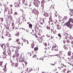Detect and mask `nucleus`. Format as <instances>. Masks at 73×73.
I'll return each mask as SVG.
<instances>
[{
	"mask_svg": "<svg viewBox=\"0 0 73 73\" xmlns=\"http://www.w3.org/2000/svg\"><path fill=\"white\" fill-rule=\"evenodd\" d=\"M19 46H18V48H17V47H16V48L17 49L16 50H15V54H16V55L15 54H14L13 56V60H17V62H18V60H17V58L19 57V54L18 53L19 52L18 49H19L20 48V47L19 48Z\"/></svg>",
	"mask_w": 73,
	"mask_h": 73,
	"instance_id": "1",
	"label": "nucleus"
},
{
	"mask_svg": "<svg viewBox=\"0 0 73 73\" xmlns=\"http://www.w3.org/2000/svg\"><path fill=\"white\" fill-rule=\"evenodd\" d=\"M72 23L73 24V19L72 18L69 19L68 21L64 24V25L66 26L70 29H72V25L70 24V22Z\"/></svg>",
	"mask_w": 73,
	"mask_h": 73,
	"instance_id": "2",
	"label": "nucleus"
},
{
	"mask_svg": "<svg viewBox=\"0 0 73 73\" xmlns=\"http://www.w3.org/2000/svg\"><path fill=\"white\" fill-rule=\"evenodd\" d=\"M1 47L3 49L4 52H3V57H6V47H5V45L4 44H2L1 45Z\"/></svg>",
	"mask_w": 73,
	"mask_h": 73,
	"instance_id": "3",
	"label": "nucleus"
},
{
	"mask_svg": "<svg viewBox=\"0 0 73 73\" xmlns=\"http://www.w3.org/2000/svg\"><path fill=\"white\" fill-rule=\"evenodd\" d=\"M22 56V54H21L20 57H21L19 58V62H24L25 64L26 65H27V62H26L24 60V57H23V58L21 56Z\"/></svg>",
	"mask_w": 73,
	"mask_h": 73,
	"instance_id": "4",
	"label": "nucleus"
},
{
	"mask_svg": "<svg viewBox=\"0 0 73 73\" xmlns=\"http://www.w3.org/2000/svg\"><path fill=\"white\" fill-rule=\"evenodd\" d=\"M33 3L35 6L38 7V5H39L40 4V2L38 1V0H34Z\"/></svg>",
	"mask_w": 73,
	"mask_h": 73,
	"instance_id": "5",
	"label": "nucleus"
},
{
	"mask_svg": "<svg viewBox=\"0 0 73 73\" xmlns=\"http://www.w3.org/2000/svg\"><path fill=\"white\" fill-rule=\"evenodd\" d=\"M32 13H34V14H36V15H38V11H37L36 9H34L32 10Z\"/></svg>",
	"mask_w": 73,
	"mask_h": 73,
	"instance_id": "6",
	"label": "nucleus"
},
{
	"mask_svg": "<svg viewBox=\"0 0 73 73\" xmlns=\"http://www.w3.org/2000/svg\"><path fill=\"white\" fill-rule=\"evenodd\" d=\"M18 2L19 3L18 4H17V3H15L14 4L15 7H17H17H19V5H20V0H18Z\"/></svg>",
	"mask_w": 73,
	"mask_h": 73,
	"instance_id": "7",
	"label": "nucleus"
},
{
	"mask_svg": "<svg viewBox=\"0 0 73 73\" xmlns=\"http://www.w3.org/2000/svg\"><path fill=\"white\" fill-rule=\"evenodd\" d=\"M59 18L60 20H59V21H62V20H63V19H65V20H66V19H68V17L66 16H64V17L63 19H62V17L61 16H60Z\"/></svg>",
	"mask_w": 73,
	"mask_h": 73,
	"instance_id": "8",
	"label": "nucleus"
},
{
	"mask_svg": "<svg viewBox=\"0 0 73 73\" xmlns=\"http://www.w3.org/2000/svg\"><path fill=\"white\" fill-rule=\"evenodd\" d=\"M7 52L8 53V54L9 56H11V51L10 50L9 48L8 49V51H7Z\"/></svg>",
	"mask_w": 73,
	"mask_h": 73,
	"instance_id": "9",
	"label": "nucleus"
},
{
	"mask_svg": "<svg viewBox=\"0 0 73 73\" xmlns=\"http://www.w3.org/2000/svg\"><path fill=\"white\" fill-rule=\"evenodd\" d=\"M39 29V28L38 27H35V33H37V32L38 31V29Z\"/></svg>",
	"mask_w": 73,
	"mask_h": 73,
	"instance_id": "10",
	"label": "nucleus"
},
{
	"mask_svg": "<svg viewBox=\"0 0 73 73\" xmlns=\"http://www.w3.org/2000/svg\"><path fill=\"white\" fill-rule=\"evenodd\" d=\"M69 10H70V15L71 16H73V9H70Z\"/></svg>",
	"mask_w": 73,
	"mask_h": 73,
	"instance_id": "11",
	"label": "nucleus"
},
{
	"mask_svg": "<svg viewBox=\"0 0 73 73\" xmlns=\"http://www.w3.org/2000/svg\"><path fill=\"white\" fill-rule=\"evenodd\" d=\"M49 19L50 21H48V23H49V24L50 25V21L51 22H53V21H52V16L51 15L49 17Z\"/></svg>",
	"mask_w": 73,
	"mask_h": 73,
	"instance_id": "12",
	"label": "nucleus"
},
{
	"mask_svg": "<svg viewBox=\"0 0 73 73\" xmlns=\"http://www.w3.org/2000/svg\"><path fill=\"white\" fill-rule=\"evenodd\" d=\"M6 66H7V65L5 64L4 66V68L3 69V70H4L5 72H7V70Z\"/></svg>",
	"mask_w": 73,
	"mask_h": 73,
	"instance_id": "13",
	"label": "nucleus"
},
{
	"mask_svg": "<svg viewBox=\"0 0 73 73\" xmlns=\"http://www.w3.org/2000/svg\"><path fill=\"white\" fill-rule=\"evenodd\" d=\"M8 18L9 19H10V20H13L12 17L11 16V15H9L8 16Z\"/></svg>",
	"mask_w": 73,
	"mask_h": 73,
	"instance_id": "14",
	"label": "nucleus"
},
{
	"mask_svg": "<svg viewBox=\"0 0 73 73\" xmlns=\"http://www.w3.org/2000/svg\"><path fill=\"white\" fill-rule=\"evenodd\" d=\"M44 16L45 17H48V13H45L44 14Z\"/></svg>",
	"mask_w": 73,
	"mask_h": 73,
	"instance_id": "15",
	"label": "nucleus"
},
{
	"mask_svg": "<svg viewBox=\"0 0 73 73\" xmlns=\"http://www.w3.org/2000/svg\"><path fill=\"white\" fill-rule=\"evenodd\" d=\"M11 63L12 66H15V63L13 62L12 61H10Z\"/></svg>",
	"mask_w": 73,
	"mask_h": 73,
	"instance_id": "16",
	"label": "nucleus"
},
{
	"mask_svg": "<svg viewBox=\"0 0 73 73\" xmlns=\"http://www.w3.org/2000/svg\"><path fill=\"white\" fill-rule=\"evenodd\" d=\"M18 65L19 63H15V65H14L15 68H17V67H18Z\"/></svg>",
	"mask_w": 73,
	"mask_h": 73,
	"instance_id": "17",
	"label": "nucleus"
},
{
	"mask_svg": "<svg viewBox=\"0 0 73 73\" xmlns=\"http://www.w3.org/2000/svg\"><path fill=\"white\" fill-rule=\"evenodd\" d=\"M56 47V44H54L53 45V46L52 47V50H53V49H54Z\"/></svg>",
	"mask_w": 73,
	"mask_h": 73,
	"instance_id": "18",
	"label": "nucleus"
},
{
	"mask_svg": "<svg viewBox=\"0 0 73 73\" xmlns=\"http://www.w3.org/2000/svg\"><path fill=\"white\" fill-rule=\"evenodd\" d=\"M68 34H66L64 35V38L66 39H67V38H68Z\"/></svg>",
	"mask_w": 73,
	"mask_h": 73,
	"instance_id": "19",
	"label": "nucleus"
},
{
	"mask_svg": "<svg viewBox=\"0 0 73 73\" xmlns=\"http://www.w3.org/2000/svg\"><path fill=\"white\" fill-rule=\"evenodd\" d=\"M29 28H30V29H32V24L30 23L29 25Z\"/></svg>",
	"mask_w": 73,
	"mask_h": 73,
	"instance_id": "20",
	"label": "nucleus"
},
{
	"mask_svg": "<svg viewBox=\"0 0 73 73\" xmlns=\"http://www.w3.org/2000/svg\"><path fill=\"white\" fill-rule=\"evenodd\" d=\"M56 27H57V29H61V27H60V26H59V25H57L56 26Z\"/></svg>",
	"mask_w": 73,
	"mask_h": 73,
	"instance_id": "21",
	"label": "nucleus"
},
{
	"mask_svg": "<svg viewBox=\"0 0 73 73\" xmlns=\"http://www.w3.org/2000/svg\"><path fill=\"white\" fill-rule=\"evenodd\" d=\"M34 46H35V44H34V43L33 42L31 44L32 48H33Z\"/></svg>",
	"mask_w": 73,
	"mask_h": 73,
	"instance_id": "22",
	"label": "nucleus"
},
{
	"mask_svg": "<svg viewBox=\"0 0 73 73\" xmlns=\"http://www.w3.org/2000/svg\"><path fill=\"white\" fill-rule=\"evenodd\" d=\"M38 48L37 47H36L34 48V50L35 51L38 50Z\"/></svg>",
	"mask_w": 73,
	"mask_h": 73,
	"instance_id": "23",
	"label": "nucleus"
},
{
	"mask_svg": "<svg viewBox=\"0 0 73 73\" xmlns=\"http://www.w3.org/2000/svg\"><path fill=\"white\" fill-rule=\"evenodd\" d=\"M67 45H68V44L66 45H65V46H64V47H65V48H64V49H65L66 50H67V49H68V48H67L66 47V46H67Z\"/></svg>",
	"mask_w": 73,
	"mask_h": 73,
	"instance_id": "24",
	"label": "nucleus"
},
{
	"mask_svg": "<svg viewBox=\"0 0 73 73\" xmlns=\"http://www.w3.org/2000/svg\"><path fill=\"white\" fill-rule=\"evenodd\" d=\"M68 56H70L71 55V51H69L68 52Z\"/></svg>",
	"mask_w": 73,
	"mask_h": 73,
	"instance_id": "25",
	"label": "nucleus"
},
{
	"mask_svg": "<svg viewBox=\"0 0 73 73\" xmlns=\"http://www.w3.org/2000/svg\"><path fill=\"white\" fill-rule=\"evenodd\" d=\"M54 23H55V24H56V23L57 22V21L56 19H54Z\"/></svg>",
	"mask_w": 73,
	"mask_h": 73,
	"instance_id": "26",
	"label": "nucleus"
},
{
	"mask_svg": "<svg viewBox=\"0 0 73 73\" xmlns=\"http://www.w3.org/2000/svg\"><path fill=\"white\" fill-rule=\"evenodd\" d=\"M29 71H28V69L27 68V70H26L25 73H28Z\"/></svg>",
	"mask_w": 73,
	"mask_h": 73,
	"instance_id": "27",
	"label": "nucleus"
},
{
	"mask_svg": "<svg viewBox=\"0 0 73 73\" xmlns=\"http://www.w3.org/2000/svg\"><path fill=\"white\" fill-rule=\"evenodd\" d=\"M56 33H57V31H56V30H55L53 31L54 34H56Z\"/></svg>",
	"mask_w": 73,
	"mask_h": 73,
	"instance_id": "28",
	"label": "nucleus"
},
{
	"mask_svg": "<svg viewBox=\"0 0 73 73\" xmlns=\"http://www.w3.org/2000/svg\"><path fill=\"white\" fill-rule=\"evenodd\" d=\"M58 36H59V37L60 38H61V34L60 33L58 34Z\"/></svg>",
	"mask_w": 73,
	"mask_h": 73,
	"instance_id": "29",
	"label": "nucleus"
},
{
	"mask_svg": "<svg viewBox=\"0 0 73 73\" xmlns=\"http://www.w3.org/2000/svg\"><path fill=\"white\" fill-rule=\"evenodd\" d=\"M3 62L1 61L0 62V66H1L2 64H3Z\"/></svg>",
	"mask_w": 73,
	"mask_h": 73,
	"instance_id": "30",
	"label": "nucleus"
},
{
	"mask_svg": "<svg viewBox=\"0 0 73 73\" xmlns=\"http://www.w3.org/2000/svg\"><path fill=\"white\" fill-rule=\"evenodd\" d=\"M16 36H19V33H17L16 34H15Z\"/></svg>",
	"mask_w": 73,
	"mask_h": 73,
	"instance_id": "31",
	"label": "nucleus"
},
{
	"mask_svg": "<svg viewBox=\"0 0 73 73\" xmlns=\"http://www.w3.org/2000/svg\"><path fill=\"white\" fill-rule=\"evenodd\" d=\"M31 2L30 1L29 4V7H31Z\"/></svg>",
	"mask_w": 73,
	"mask_h": 73,
	"instance_id": "32",
	"label": "nucleus"
},
{
	"mask_svg": "<svg viewBox=\"0 0 73 73\" xmlns=\"http://www.w3.org/2000/svg\"><path fill=\"white\" fill-rule=\"evenodd\" d=\"M45 0H42L41 2V3H45Z\"/></svg>",
	"mask_w": 73,
	"mask_h": 73,
	"instance_id": "33",
	"label": "nucleus"
},
{
	"mask_svg": "<svg viewBox=\"0 0 73 73\" xmlns=\"http://www.w3.org/2000/svg\"><path fill=\"white\" fill-rule=\"evenodd\" d=\"M19 39L18 38L17 39L16 41L17 43L18 42H19Z\"/></svg>",
	"mask_w": 73,
	"mask_h": 73,
	"instance_id": "34",
	"label": "nucleus"
},
{
	"mask_svg": "<svg viewBox=\"0 0 73 73\" xmlns=\"http://www.w3.org/2000/svg\"><path fill=\"white\" fill-rule=\"evenodd\" d=\"M33 58H35V57H37V55H34L33 56Z\"/></svg>",
	"mask_w": 73,
	"mask_h": 73,
	"instance_id": "35",
	"label": "nucleus"
},
{
	"mask_svg": "<svg viewBox=\"0 0 73 73\" xmlns=\"http://www.w3.org/2000/svg\"><path fill=\"white\" fill-rule=\"evenodd\" d=\"M7 34H5V35H6V36H8V35H9L10 34H9V32H8L7 33Z\"/></svg>",
	"mask_w": 73,
	"mask_h": 73,
	"instance_id": "36",
	"label": "nucleus"
},
{
	"mask_svg": "<svg viewBox=\"0 0 73 73\" xmlns=\"http://www.w3.org/2000/svg\"><path fill=\"white\" fill-rule=\"evenodd\" d=\"M67 73H71V71H68L67 72Z\"/></svg>",
	"mask_w": 73,
	"mask_h": 73,
	"instance_id": "37",
	"label": "nucleus"
},
{
	"mask_svg": "<svg viewBox=\"0 0 73 73\" xmlns=\"http://www.w3.org/2000/svg\"><path fill=\"white\" fill-rule=\"evenodd\" d=\"M1 21L2 22H3V18H1Z\"/></svg>",
	"mask_w": 73,
	"mask_h": 73,
	"instance_id": "38",
	"label": "nucleus"
},
{
	"mask_svg": "<svg viewBox=\"0 0 73 73\" xmlns=\"http://www.w3.org/2000/svg\"><path fill=\"white\" fill-rule=\"evenodd\" d=\"M26 2V3H25V5H28V3L27 2Z\"/></svg>",
	"mask_w": 73,
	"mask_h": 73,
	"instance_id": "39",
	"label": "nucleus"
},
{
	"mask_svg": "<svg viewBox=\"0 0 73 73\" xmlns=\"http://www.w3.org/2000/svg\"><path fill=\"white\" fill-rule=\"evenodd\" d=\"M51 8H52L53 9H54V6L53 5H52L51 6Z\"/></svg>",
	"mask_w": 73,
	"mask_h": 73,
	"instance_id": "40",
	"label": "nucleus"
},
{
	"mask_svg": "<svg viewBox=\"0 0 73 73\" xmlns=\"http://www.w3.org/2000/svg\"><path fill=\"white\" fill-rule=\"evenodd\" d=\"M6 45H7V46H9V43L8 42L7 44H6Z\"/></svg>",
	"mask_w": 73,
	"mask_h": 73,
	"instance_id": "41",
	"label": "nucleus"
},
{
	"mask_svg": "<svg viewBox=\"0 0 73 73\" xmlns=\"http://www.w3.org/2000/svg\"><path fill=\"white\" fill-rule=\"evenodd\" d=\"M47 29H50V27L48 26L47 27Z\"/></svg>",
	"mask_w": 73,
	"mask_h": 73,
	"instance_id": "42",
	"label": "nucleus"
},
{
	"mask_svg": "<svg viewBox=\"0 0 73 73\" xmlns=\"http://www.w3.org/2000/svg\"><path fill=\"white\" fill-rule=\"evenodd\" d=\"M47 45V44L46 43H44V46H45V47H46V46Z\"/></svg>",
	"mask_w": 73,
	"mask_h": 73,
	"instance_id": "43",
	"label": "nucleus"
},
{
	"mask_svg": "<svg viewBox=\"0 0 73 73\" xmlns=\"http://www.w3.org/2000/svg\"><path fill=\"white\" fill-rule=\"evenodd\" d=\"M23 41L24 42H25L27 41V40H25V39H23Z\"/></svg>",
	"mask_w": 73,
	"mask_h": 73,
	"instance_id": "44",
	"label": "nucleus"
},
{
	"mask_svg": "<svg viewBox=\"0 0 73 73\" xmlns=\"http://www.w3.org/2000/svg\"><path fill=\"white\" fill-rule=\"evenodd\" d=\"M25 0H22V2L23 3H25Z\"/></svg>",
	"mask_w": 73,
	"mask_h": 73,
	"instance_id": "45",
	"label": "nucleus"
},
{
	"mask_svg": "<svg viewBox=\"0 0 73 73\" xmlns=\"http://www.w3.org/2000/svg\"><path fill=\"white\" fill-rule=\"evenodd\" d=\"M15 15H17V12H15Z\"/></svg>",
	"mask_w": 73,
	"mask_h": 73,
	"instance_id": "46",
	"label": "nucleus"
},
{
	"mask_svg": "<svg viewBox=\"0 0 73 73\" xmlns=\"http://www.w3.org/2000/svg\"><path fill=\"white\" fill-rule=\"evenodd\" d=\"M12 27H13V26L14 25V23L12 22Z\"/></svg>",
	"mask_w": 73,
	"mask_h": 73,
	"instance_id": "47",
	"label": "nucleus"
},
{
	"mask_svg": "<svg viewBox=\"0 0 73 73\" xmlns=\"http://www.w3.org/2000/svg\"><path fill=\"white\" fill-rule=\"evenodd\" d=\"M66 69H64V70H63V72H65V71H66Z\"/></svg>",
	"mask_w": 73,
	"mask_h": 73,
	"instance_id": "48",
	"label": "nucleus"
},
{
	"mask_svg": "<svg viewBox=\"0 0 73 73\" xmlns=\"http://www.w3.org/2000/svg\"><path fill=\"white\" fill-rule=\"evenodd\" d=\"M41 6L42 7L43 9L44 8V5L42 4Z\"/></svg>",
	"mask_w": 73,
	"mask_h": 73,
	"instance_id": "49",
	"label": "nucleus"
},
{
	"mask_svg": "<svg viewBox=\"0 0 73 73\" xmlns=\"http://www.w3.org/2000/svg\"><path fill=\"white\" fill-rule=\"evenodd\" d=\"M70 40H72V39H73V37H72V36H71L70 37Z\"/></svg>",
	"mask_w": 73,
	"mask_h": 73,
	"instance_id": "50",
	"label": "nucleus"
},
{
	"mask_svg": "<svg viewBox=\"0 0 73 73\" xmlns=\"http://www.w3.org/2000/svg\"><path fill=\"white\" fill-rule=\"evenodd\" d=\"M70 42V41L69 40H67V43H69Z\"/></svg>",
	"mask_w": 73,
	"mask_h": 73,
	"instance_id": "51",
	"label": "nucleus"
},
{
	"mask_svg": "<svg viewBox=\"0 0 73 73\" xmlns=\"http://www.w3.org/2000/svg\"><path fill=\"white\" fill-rule=\"evenodd\" d=\"M59 62V63H60V65H61V64H62V63H61V61Z\"/></svg>",
	"mask_w": 73,
	"mask_h": 73,
	"instance_id": "52",
	"label": "nucleus"
},
{
	"mask_svg": "<svg viewBox=\"0 0 73 73\" xmlns=\"http://www.w3.org/2000/svg\"><path fill=\"white\" fill-rule=\"evenodd\" d=\"M51 65H53V66H54V65H55V64H50Z\"/></svg>",
	"mask_w": 73,
	"mask_h": 73,
	"instance_id": "53",
	"label": "nucleus"
},
{
	"mask_svg": "<svg viewBox=\"0 0 73 73\" xmlns=\"http://www.w3.org/2000/svg\"><path fill=\"white\" fill-rule=\"evenodd\" d=\"M10 7H13L12 5H10Z\"/></svg>",
	"mask_w": 73,
	"mask_h": 73,
	"instance_id": "54",
	"label": "nucleus"
},
{
	"mask_svg": "<svg viewBox=\"0 0 73 73\" xmlns=\"http://www.w3.org/2000/svg\"><path fill=\"white\" fill-rule=\"evenodd\" d=\"M41 21H42L43 23H44V20L43 19H42Z\"/></svg>",
	"mask_w": 73,
	"mask_h": 73,
	"instance_id": "55",
	"label": "nucleus"
},
{
	"mask_svg": "<svg viewBox=\"0 0 73 73\" xmlns=\"http://www.w3.org/2000/svg\"><path fill=\"white\" fill-rule=\"evenodd\" d=\"M12 9H11V13H12Z\"/></svg>",
	"mask_w": 73,
	"mask_h": 73,
	"instance_id": "56",
	"label": "nucleus"
},
{
	"mask_svg": "<svg viewBox=\"0 0 73 73\" xmlns=\"http://www.w3.org/2000/svg\"><path fill=\"white\" fill-rule=\"evenodd\" d=\"M13 28H12V29L13 30V29H14V28H15V27L13 26Z\"/></svg>",
	"mask_w": 73,
	"mask_h": 73,
	"instance_id": "57",
	"label": "nucleus"
},
{
	"mask_svg": "<svg viewBox=\"0 0 73 73\" xmlns=\"http://www.w3.org/2000/svg\"><path fill=\"white\" fill-rule=\"evenodd\" d=\"M21 29H22L23 30H24V31H25V30H26L25 29H24L23 28H22Z\"/></svg>",
	"mask_w": 73,
	"mask_h": 73,
	"instance_id": "58",
	"label": "nucleus"
},
{
	"mask_svg": "<svg viewBox=\"0 0 73 73\" xmlns=\"http://www.w3.org/2000/svg\"><path fill=\"white\" fill-rule=\"evenodd\" d=\"M27 44H29V42H28V41L27 40Z\"/></svg>",
	"mask_w": 73,
	"mask_h": 73,
	"instance_id": "59",
	"label": "nucleus"
},
{
	"mask_svg": "<svg viewBox=\"0 0 73 73\" xmlns=\"http://www.w3.org/2000/svg\"><path fill=\"white\" fill-rule=\"evenodd\" d=\"M32 71V70H29V72H31Z\"/></svg>",
	"mask_w": 73,
	"mask_h": 73,
	"instance_id": "60",
	"label": "nucleus"
},
{
	"mask_svg": "<svg viewBox=\"0 0 73 73\" xmlns=\"http://www.w3.org/2000/svg\"><path fill=\"white\" fill-rule=\"evenodd\" d=\"M71 42V44H73V41H72Z\"/></svg>",
	"mask_w": 73,
	"mask_h": 73,
	"instance_id": "61",
	"label": "nucleus"
},
{
	"mask_svg": "<svg viewBox=\"0 0 73 73\" xmlns=\"http://www.w3.org/2000/svg\"><path fill=\"white\" fill-rule=\"evenodd\" d=\"M12 40V39H11V38H10L9 40V41H10V40Z\"/></svg>",
	"mask_w": 73,
	"mask_h": 73,
	"instance_id": "62",
	"label": "nucleus"
},
{
	"mask_svg": "<svg viewBox=\"0 0 73 73\" xmlns=\"http://www.w3.org/2000/svg\"><path fill=\"white\" fill-rule=\"evenodd\" d=\"M27 23L28 25H29V24H29V22H27Z\"/></svg>",
	"mask_w": 73,
	"mask_h": 73,
	"instance_id": "63",
	"label": "nucleus"
},
{
	"mask_svg": "<svg viewBox=\"0 0 73 73\" xmlns=\"http://www.w3.org/2000/svg\"><path fill=\"white\" fill-rule=\"evenodd\" d=\"M18 44H20V42H19L18 43V42L17 43Z\"/></svg>",
	"mask_w": 73,
	"mask_h": 73,
	"instance_id": "64",
	"label": "nucleus"
}]
</instances>
